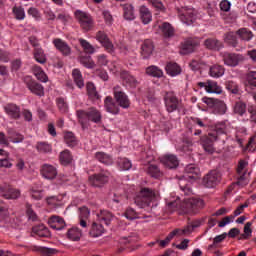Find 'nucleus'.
<instances>
[{
    "label": "nucleus",
    "instance_id": "obj_1",
    "mask_svg": "<svg viewBox=\"0 0 256 256\" xmlns=\"http://www.w3.org/2000/svg\"><path fill=\"white\" fill-rule=\"evenodd\" d=\"M134 203L140 209L152 211L153 207H157V192L151 188H142L134 197Z\"/></svg>",
    "mask_w": 256,
    "mask_h": 256
},
{
    "label": "nucleus",
    "instance_id": "obj_2",
    "mask_svg": "<svg viewBox=\"0 0 256 256\" xmlns=\"http://www.w3.org/2000/svg\"><path fill=\"white\" fill-rule=\"evenodd\" d=\"M220 135H227V122H218L214 126V131L209 133V136L201 138V143L204 151L210 155L215 153L213 142L220 139Z\"/></svg>",
    "mask_w": 256,
    "mask_h": 256
},
{
    "label": "nucleus",
    "instance_id": "obj_3",
    "mask_svg": "<svg viewBox=\"0 0 256 256\" xmlns=\"http://www.w3.org/2000/svg\"><path fill=\"white\" fill-rule=\"evenodd\" d=\"M199 175H201V171L195 164H189L186 166L184 175L179 180V187L185 195H189L191 193V181H197V179H199Z\"/></svg>",
    "mask_w": 256,
    "mask_h": 256
},
{
    "label": "nucleus",
    "instance_id": "obj_4",
    "mask_svg": "<svg viewBox=\"0 0 256 256\" xmlns=\"http://www.w3.org/2000/svg\"><path fill=\"white\" fill-rule=\"evenodd\" d=\"M78 121L82 127H85L89 121L99 125L103 120V115L101 111L95 107H90L87 110H78L76 111Z\"/></svg>",
    "mask_w": 256,
    "mask_h": 256
},
{
    "label": "nucleus",
    "instance_id": "obj_5",
    "mask_svg": "<svg viewBox=\"0 0 256 256\" xmlns=\"http://www.w3.org/2000/svg\"><path fill=\"white\" fill-rule=\"evenodd\" d=\"M202 101L213 115H225L227 113V104L219 99L204 97Z\"/></svg>",
    "mask_w": 256,
    "mask_h": 256
},
{
    "label": "nucleus",
    "instance_id": "obj_6",
    "mask_svg": "<svg viewBox=\"0 0 256 256\" xmlns=\"http://www.w3.org/2000/svg\"><path fill=\"white\" fill-rule=\"evenodd\" d=\"M163 100L168 113H175V111H179L181 109V101L177 96H175V93L165 92Z\"/></svg>",
    "mask_w": 256,
    "mask_h": 256
},
{
    "label": "nucleus",
    "instance_id": "obj_7",
    "mask_svg": "<svg viewBox=\"0 0 256 256\" xmlns=\"http://www.w3.org/2000/svg\"><path fill=\"white\" fill-rule=\"evenodd\" d=\"M109 175H111L108 170L102 169L98 173L89 176L90 185L93 187H104L109 183Z\"/></svg>",
    "mask_w": 256,
    "mask_h": 256
},
{
    "label": "nucleus",
    "instance_id": "obj_8",
    "mask_svg": "<svg viewBox=\"0 0 256 256\" xmlns=\"http://www.w3.org/2000/svg\"><path fill=\"white\" fill-rule=\"evenodd\" d=\"M113 95L115 102L122 108V109H129L131 107V100L127 93L123 91L121 86H115L113 88Z\"/></svg>",
    "mask_w": 256,
    "mask_h": 256
},
{
    "label": "nucleus",
    "instance_id": "obj_9",
    "mask_svg": "<svg viewBox=\"0 0 256 256\" xmlns=\"http://www.w3.org/2000/svg\"><path fill=\"white\" fill-rule=\"evenodd\" d=\"M177 11L180 21L186 25H193V22L197 19V11L193 8H178Z\"/></svg>",
    "mask_w": 256,
    "mask_h": 256
},
{
    "label": "nucleus",
    "instance_id": "obj_10",
    "mask_svg": "<svg viewBox=\"0 0 256 256\" xmlns=\"http://www.w3.org/2000/svg\"><path fill=\"white\" fill-rule=\"evenodd\" d=\"M203 207H205V202L201 198H190L182 205L184 213H197Z\"/></svg>",
    "mask_w": 256,
    "mask_h": 256
},
{
    "label": "nucleus",
    "instance_id": "obj_11",
    "mask_svg": "<svg viewBox=\"0 0 256 256\" xmlns=\"http://www.w3.org/2000/svg\"><path fill=\"white\" fill-rule=\"evenodd\" d=\"M75 17L83 31H91L93 29V18L91 15L81 10H76Z\"/></svg>",
    "mask_w": 256,
    "mask_h": 256
},
{
    "label": "nucleus",
    "instance_id": "obj_12",
    "mask_svg": "<svg viewBox=\"0 0 256 256\" xmlns=\"http://www.w3.org/2000/svg\"><path fill=\"white\" fill-rule=\"evenodd\" d=\"M222 59L228 67H237V65L245 61V57L242 54L229 52L223 53Z\"/></svg>",
    "mask_w": 256,
    "mask_h": 256
},
{
    "label": "nucleus",
    "instance_id": "obj_13",
    "mask_svg": "<svg viewBox=\"0 0 256 256\" xmlns=\"http://www.w3.org/2000/svg\"><path fill=\"white\" fill-rule=\"evenodd\" d=\"M220 181L221 174L217 170H212L206 176H204L203 185L208 189H213L219 185Z\"/></svg>",
    "mask_w": 256,
    "mask_h": 256
},
{
    "label": "nucleus",
    "instance_id": "obj_14",
    "mask_svg": "<svg viewBox=\"0 0 256 256\" xmlns=\"http://www.w3.org/2000/svg\"><path fill=\"white\" fill-rule=\"evenodd\" d=\"M96 40L102 45V47H104L107 53H115V46L105 31H98L96 33Z\"/></svg>",
    "mask_w": 256,
    "mask_h": 256
},
{
    "label": "nucleus",
    "instance_id": "obj_15",
    "mask_svg": "<svg viewBox=\"0 0 256 256\" xmlns=\"http://www.w3.org/2000/svg\"><path fill=\"white\" fill-rule=\"evenodd\" d=\"M197 85L200 89H205L207 93H216L217 95H221V93H223V88H221L215 80L198 82Z\"/></svg>",
    "mask_w": 256,
    "mask_h": 256
},
{
    "label": "nucleus",
    "instance_id": "obj_16",
    "mask_svg": "<svg viewBox=\"0 0 256 256\" xmlns=\"http://www.w3.org/2000/svg\"><path fill=\"white\" fill-rule=\"evenodd\" d=\"M197 47H199V39L189 38L182 43L180 53L181 55H189V53H193Z\"/></svg>",
    "mask_w": 256,
    "mask_h": 256
},
{
    "label": "nucleus",
    "instance_id": "obj_17",
    "mask_svg": "<svg viewBox=\"0 0 256 256\" xmlns=\"http://www.w3.org/2000/svg\"><path fill=\"white\" fill-rule=\"evenodd\" d=\"M0 193L4 199H19L21 197V191L8 184L0 187Z\"/></svg>",
    "mask_w": 256,
    "mask_h": 256
},
{
    "label": "nucleus",
    "instance_id": "obj_18",
    "mask_svg": "<svg viewBox=\"0 0 256 256\" xmlns=\"http://www.w3.org/2000/svg\"><path fill=\"white\" fill-rule=\"evenodd\" d=\"M104 107L107 113H111V115H119L121 111V106L111 96L105 98Z\"/></svg>",
    "mask_w": 256,
    "mask_h": 256
},
{
    "label": "nucleus",
    "instance_id": "obj_19",
    "mask_svg": "<svg viewBox=\"0 0 256 256\" xmlns=\"http://www.w3.org/2000/svg\"><path fill=\"white\" fill-rule=\"evenodd\" d=\"M40 173L44 179L53 181L57 177V168L51 164H43L40 168Z\"/></svg>",
    "mask_w": 256,
    "mask_h": 256
},
{
    "label": "nucleus",
    "instance_id": "obj_20",
    "mask_svg": "<svg viewBox=\"0 0 256 256\" xmlns=\"http://www.w3.org/2000/svg\"><path fill=\"white\" fill-rule=\"evenodd\" d=\"M120 77L125 87H129L130 89H135L137 85H139V80H137L135 76L131 75V73L127 71H122L120 74Z\"/></svg>",
    "mask_w": 256,
    "mask_h": 256
},
{
    "label": "nucleus",
    "instance_id": "obj_21",
    "mask_svg": "<svg viewBox=\"0 0 256 256\" xmlns=\"http://www.w3.org/2000/svg\"><path fill=\"white\" fill-rule=\"evenodd\" d=\"M161 163H163L168 169H177L179 167V158L174 154H166L160 157Z\"/></svg>",
    "mask_w": 256,
    "mask_h": 256
},
{
    "label": "nucleus",
    "instance_id": "obj_22",
    "mask_svg": "<svg viewBox=\"0 0 256 256\" xmlns=\"http://www.w3.org/2000/svg\"><path fill=\"white\" fill-rule=\"evenodd\" d=\"M53 45L57 51L61 52L65 57L71 55V46H69V44H67L63 39L55 38L53 40Z\"/></svg>",
    "mask_w": 256,
    "mask_h": 256
},
{
    "label": "nucleus",
    "instance_id": "obj_23",
    "mask_svg": "<svg viewBox=\"0 0 256 256\" xmlns=\"http://www.w3.org/2000/svg\"><path fill=\"white\" fill-rule=\"evenodd\" d=\"M115 220V216L113 215V213L107 211V210H101L98 214H97V221H99V223H101L103 225H106V227H109V225H111V222H113Z\"/></svg>",
    "mask_w": 256,
    "mask_h": 256
},
{
    "label": "nucleus",
    "instance_id": "obj_24",
    "mask_svg": "<svg viewBox=\"0 0 256 256\" xmlns=\"http://www.w3.org/2000/svg\"><path fill=\"white\" fill-rule=\"evenodd\" d=\"M122 11L125 21H135V19L137 18V16L135 15V6H133V4H123Z\"/></svg>",
    "mask_w": 256,
    "mask_h": 256
},
{
    "label": "nucleus",
    "instance_id": "obj_25",
    "mask_svg": "<svg viewBox=\"0 0 256 256\" xmlns=\"http://www.w3.org/2000/svg\"><path fill=\"white\" fill-rule=\"evenodd\" d=\"M34 46V59L40 65H45L47 63V55H45V51L42 50L37 44H33Z\"/></svg>",
    "mask_w": 256,
    "mask_h": 256
},
{
    "label": "nucleus",
    "instance_id": "obj_26",
    "mask_svg": "<svg viewBox=\"0 0 256 256\" xmlns=\"http://www.w3.org/2000/svg\"><path fill=\"white\" fill-rule=\"evenodd\" d=\"M96 161H99V163H102L103 165H113V156L110 154H107L105 152H96L94 155Z\"/></svg>",
    "mask_w": 256,
    "mask_h": 256
},
{
    "label": "nucleus",
    "instance_id": "obj_27",
    "mask_svg": "<svg viewBox=\"0 0 256 256\" xmlns=\"http://www.w3.org/2000/svg\"><path fill=\"white\" fill-rule=\"evenodd\" d=\"M209 75L213 79H219L225 75V67L223 65L214 64L209 68Z\"/></svg>",
    "mask_w": 256,
    "mask_h": 256
},
{
    "label": "nucleus",
    "instance_id": "obj_28",
    "mask_svg": "<svg viewBox=\"0 0 256 256\" xmlns=\"http://www.w3.org/2000/svg\"><path fill=\"white\" fill-rule=\"evenodd\" d=\"M153 42L151 40H145L141 46V55L143 59H149L153 54Z\"/></svg>",
    "mask_w": 256,
    "mask_h": 256
},
{
    "label": "nucleus",
    "instance_id": "obj_29",
    "mask_svg": "<svg viewBox=\"0 0 256 256\" xmlns=\"http://www.w3.org/2000/svg\"><path fill=\"white\" fill-rule=\"evenodd\" d=\"M48 223L52 229L56 231H61L65 227V220L59 216H52L48 220Z\"/></svg>",
    "mask_w": 256,
    "mask_h": 256
},
{
    "label": "nucleus",
    "instance_id": "obj_30",
    "mask_svg": "<svg viewBox=\"0 0 256 256\" xmlns=\"http://www.w3.org/2000/svg\"><path fill=\"white\" fill-rule=\"evenodd\" d=\"M4 111L7 115H10L12 119H19L21 117V110L15 104H8L4 107Z\"/></svg>",
    "mask_w": 256,
    "mask_h": 256
},
{
    "label": "nucleus",
    "instance_id": "obj_31",
    "mask_svg": "<svg viewBox=\"0 0 256 256\" xmlns=\"http://www.w3.org/2000/svg\"><path fill=\"white\" fill-rule=\"evenodd\" d=\"M204 45L207 49H210L211 51H219V49L223 48V43L215 38L206 39Z\"/></svg>",
    "mask_w": 256,
    "mask_h": 256
},
{
    "label": "nucleus",
    "instance_id": "obj_32",
    "mask_svg": "<svg viewBox=\"0 0 256 256\" xmlns=\"http://www.w3.org/2000/svg\"><path fill=\"white\" fill-rule=\"evenodd\" d=\"M34 237H51V232H49V229L45 227V225L41 224L38 226H34L33 228Z\"/></svg>",
    "mask_w": 256,
    "mask_h": 256
},
{
    "label": "nucleus",
    "instance_id": "obj_33",
    "mask_svg": "<svg viewBox=\"0 0 256 256\" xmlns=\"http://www.w3.org/2000/svg\"><path fill=\"white\" fill-rule=\"evenodd\" d=\"M140 19L144 25H149V22L153 20V15L149 8L145 6L140 8Z\"/></svg>",
    "mask_w": 256,
    "mask_h": 256
},
{
    "label": "nucleus",
    "instance_id": "obj_34",
    "mask_svg": "<svg viewBox=\"0 0 256 256\" xmlns=\"http://www.w3.org/2000/svg\"><path fill=\"white\" fill-rule=\"evenodd\" d=\"M146 172L150 175V177H153L154 179H161V177H163V172L159 166L155 164L148 165Z\"/></svg>",
    "mask_w": 256,
    "mask_h": 256
},
{
    "label": "nucleus",
    "instance_id": "obj_35",
    "mask_svg": "<svg viewBox=\"0 0 256 256\" xmlns=\"http://www.w3.org/2000/svg\"><path fill=\"white\" fill-rule=\"evenodd\" d=\"M105 233V228L101 222H94L92 224L90 235L91 237H101Z\"/></svg>",
    "mask_w": 256,
    "mask_h": 256
},
{
    "label": "nucleus",
    "instance_id": "obj_36",
    "mask_svg": "<svg viewBox=\"0 0 256 256\" xmlns=\"http://www.w3.org/2000/svg\"><path fill=\"white\" fill-rule=\"evenodd\" d=\"M33 73L38 81H41L42 83H47V81H49L47 74H45V71H43L40 66L34 64Z\"/></svg>",
    "mask_w": 256,
    "mask_h": 256
},
{
    "label": "nucleus",
    "instance_id": "obj_37",
    "mask_svg": "<svg viewBox=\"0 0 256 256\" xmlns=\"http://www.w3.org/2000/svg\"><path fill=\"white\" fill-rule=\"evenodd\" d=\"M82 235L81 229L77 227H72L67 231V237L70 241H79Z\"/></svg>",
    "mask_w": 256,
    "mask_h": 256
},
{
    "label": "nucleus",
    "instance_id": "obj_38",
    "mask_svg": "<svg viewBox=\"0 0 256 256\" xmlns=\"http://www.w3.org/2000/svg\"><path fill=\"white\" fill-rule=\"evenodd\" d=\"M166 73L171 77H176L181 73V67L175 62H170L166 65Z\"/></svg>",
    "mask_w": 256,
    "mask_h": 256
},
{
    "label": "nucleus",
    "instance_id": "obj_39",
    "mask_svg": "<svg viewBox=\"0 0 256 256\" xmlns=\"http://www.w3.org/2000/svg\"><path fill=\"white\" fill-rule=\"evenodd\" d=\"M234 113L245 119V117H247V105L242 101L236 102L234 105Z\"/></svg>",
    "mask_w": 256,
    "mask_h": 256
},
{
    "label": "nucleus",
    "instance_id": "obj_40",
    "mask_svg": "<svg viewBox=\"0 0 256 256\" xmlns=\"http://www.w3.org/2000/svg\"><path fill=\"white\" fill-rule=\"evenodd\" d=\"M72 76L74 79V83L79 87V89H83L85 87V81L83 80V75L79 69H74L72 71Z\"/></svg>",
    "mask_w": 256,
    "mask_h": 256
},
{
    "label": "nucleus",
    "instance_id": "obj_41",
    "mask_svg": "<svg viewBox=\"0 0 256 256\" xmlns=\"http://www.w3.org/2000/svg\"><path fill=\"white\" fill-rule=\"evenodd\" d=\"M160 30L163 33V36L166 38L173 37L175 35V30L173 29V26L169 24L168 22H164L159 26Z\"/></svg>",
    "mask_w": 256,
    "mask_h": 256
},
{
    "label": "nucleus",
    "instance_id": "obj_42",
    "mask_svg": "<svg viewBox=\"0 0 256 256\" xmlns=\"http://www.w3.org/2000/svg\"><path fill=\"white\" fill-rule=\"evenodd\" d=\"M116 163L120 171H129V169L133 167L131 160H129L128 158H118Z\"/></svg>",
    "mask_w": 256,
    "mask_h": 256
},
{
    "label": "nucleus",
    "instance_id": "obj_43",
    "mask_svg": "<svg viewBox=\"0 0 256 256\" xmlns=\"http://www.w3.org/2000/svg\"><path fill=\"white\" fill-rule=\"evenodd\" d=\"M64 141L68 147H76L77 143H79V140H77L73 132H66L64 134Z\"/></svg>",
    "mask_w": 256,
    "mask_h": 256
},
{
    "label": "nucleus",
    "instance_id": "obj_44",
    "mask_svg": "<svg viewBox=\"0 0 256 256\" xmlns=\"http://www.w3.org/2000/svg\"><path fill=\"white\" fill-rule=\"evenodd\" d=\"M146 74L150 75V77H156L159 79L163 77V70L157 66H149L146 68Z\"/></svg>",
    "mask_w": 256,
    "mask_h": 256
},
{
    "label": "nucleus",
    "instance_id": "obj_45",
    "mask_svg": "<svg viewBox=\"0 0 256 256\" xmlns=\"http://www.w3.org/2000/svg\"><path fill=\"white\" fill-rule=\"evenodd\" d=\"M33 251H36L37 253H41L43 256H51L55 255L57 252L56 249L53 248H46V247H41V246H33Z\"/></svg>",
    "mask_w": 256,
    "mask_h": 256
},
{
    "label": "nucleus",
    "instance_id": "obj_46",
    "mask_svg": "<svg viewBox=\"0 0 256 256\" xmlns=\"http://www.w3.org/2000/svg\"><path fill=\"white\" fill-rule=\"evenodd\" d=\"M59 159L62 165H69L73 161V155H71V151L64 150L60 153Z\"/></svg>",
    "mask_w": 256,
    "mask_h": 256
},
{
    "label": "nucleus",
    "instance_id": "obj_47",
    "mask_svg": "<svg viewBox=\"0 0 256 256\" xmlns=\"http://www.w3.org/2000/svg\"><path fill=\"white\" fill-rule=\"evenodd\" d=\"M237 35L242 41H251L253 39V32L247 28H241L237 31Z\"/></svg>",
    "mask_w": 256,
    "mask_h": 256
},
{
    "label": "nucleus",
    "instance_id": "obj_48",
    "mask_svg": "<svg viewBox=\"0 0 256 256\" xmlns=\"http://www.w3.org/2000/svg\"><path fill=\"white\" fill-rule=\"evenodd\" d=\"M87 94L90 99H99V93H97V88L93 82H88L86 84Z\"/></svg>",
    "mask_w": 256,
    "mask_h": 256
},
{
    "label": "nucleus",
    "instance_id": "obj_49",
    "mask_svg": "<svg viewBox=\"0 0 256 256\" xmlns=\"http://www.w3.org/2000/svg\"><path fill=\"white\" fill-rule=\"evenodd\" d=\"M79 43L83 48L84 52L87 53V55H93V53H95V48L93 47V45H91V43H89V41L80 38Z\"/></svg>",
    "mask_w": 256,
    "mask_h": 256
},
{
    "label": "nucleus",
    "instance_id": "obj_50",
    "mask_svg": "<svg viewBox=\"0 0 256 256\" xmlns=\"http://www.w3.org/2000/svg\"><path fill=\"white\" fill-rule=\"evenodd\" d=\"M79 61L83 67H86V69H93L95 67V62H93V59L91 56H83L81 55L79 57Z\"/></svg>",
    "mask_w": 256,
    "mask_h": 256
},
{
    "label": "nucleus",
    "instance_id": "obj_51",
    "mask_svg": "<svg viewBox=\"0 0 256 256\" xmlns=\"http://www.w3.org/2000/svg\"><path fill=\"white\" fill-rule=\"evenodd\" d=\"M36 149L38 153H51V151H53L51 144L47 142H38L36 144Z\"/></svg>",
    "mask_w": 256,
    "mask_h": 256
},
{
    "label": "nucleus",
    "instance_id": "obj_52",
    "mask_svg": "<svg viewBox=\"0 0 256 256\" xmlns=\"http://www.w3.org/2000/svg\"><path fill=\"white\" fill-rule=\"evenodd\" d=\"M57 107L60 113H67L69 111V104L65 101V98L59 97L56 99Z\"/></svg>",
    "mask_w": 256,
    "mask_h": 256
},
{
    "label": "nucleus",
    "instance_id": "obj_53",
    "mask_svg": "<svg viewBox=\"0 0 256 256\" xmlns=\"http://www.w3.org/2000/svg\"><path fill=\"white\" fill-rule=\"evenodd\" d=\"M124 215L126 219H129L130 221H133V219H139V213H137V211L131 207L126 209Z\"/></svg>",
    "mask_w": 256,
    "mask_h": 256
},
{
    "label": "nucleus",
    "instance_id": "obj_54",
    "mask_svg": "<svg viewBox=\"0 0 256 256\" xmlns=\"http://www.w3.org/2000/svg\"><path fill=\"white\" fill-rule=\"evenodd\" d=\"M226 89L234 95H237V93H239V85H237L235 82L231 80L226 82Z\"/></svg>",
    "mask_w": 256,
    "mask_h": 256
},
{
    "label": "nucleus",
    "instance_id": "obj_55",
    "mask_svg": "<svg viewBox=\"0 0 256 256\" xmlns=\"http://www.w3.org/2000/svg\"><path fill=\"white\" fill-rule=\"evenodd\" d=\"M237 181L234 183V185H238V187H245L246 185H249V179L247 178L246 174H239Z\"/></svg>",
    "mask_w": 256,
    "mask_h": 256
},
{
    "label": "nucleus",
    "instance_id": "obj_56",
    "mask_svg": "<svg viewBox=\"0 0 256 256\" xmlns=\"http://www.w3.org/2000/svg\"><path fill=\"white\" fill-rule=\"evenodd\" d=\"M248 113H249V116H245L244 120L245 121H253L254 123H256V107L255 106L249 107Z\"/></svg>",
    "mask_w": 256,
    "mask_h": 256
},
{
    "label": "nucleus",
    "instance_id": "obj_57",
    "mask_svg": "<svg viewBox=\"0 0 256 256\" xmlns=\"http://www.w3.org/2000/svg\"><path fill=\"white\" fill-rule=\"evenodd\" d=\"M0 221L7 223L9 221V210L0 204Z\"/></svg>",
    "mask_w": 256,
    "mask_h": 256
},
{
    "label": "nucleus",
    "instance_id": "obj_58",
    "mask_svg": "<svg viewBox=\"0 0 256 256\" xmlns=\"http://www.w3.org/2000/svg\"><path fill=\"white\" fill-rule=\"evenodd\" d=\"M13 13L15 15V19H18V21L25 19V10H23V8L15 6L13 8Z\"/></svg>",
    "mask_w": 256,
    "mask_h": 256
},
{
    "label": "nucleus",
    "instance_id": "obj_59",
    "mask_svg": "<svg viewBox=\"0 0 256 256\" xmlns=\"http://www.w3.org/2000/svg\"><path fill=\"white\" fill-rule=\"evenodd\" d=\"M33 93L38 95V97H43V95H45V89L43 88V85L34 82Z\"/></svg>",
    "mask_w": 256,
    "mask_h": 256
},
{
    "label": "nucleus",
    "instance_id": "obj_60",
    "mask_svg": "<svg viewBox=\"0 0 256 256\" xmlns=\"http://www.w3.org/2000/svg\"><path fill=\"white\" fill-rule=\"evenodd\" d=\"M226 43L232 45V47H237V35L233 32H230L226 35Z\"/></svg>",
    "mask_w": 256,
    "mask_h": 256
},
{
    "label": "nucleus",
    "instance_id": "obj_61",
    "mask_svg": "<svg viewBox=\"0 0 256 256\" xmlns=\"http://www.w3.org/2000/svg\"><path fill=\"white\" fill-rule=\"evenodd\" d=\"M253 230H251V222H247L244 226V234H241L239 239H248L251 237Z\"/></svg>",
    "mask_w": 256,
    "mask_h": 256
},
{
    "label": "nucleus",
    "instance_id": "obj_62",
    "mask_svg": "<svg viewBox=\"0 0 256 256\" xmlns=\"http://www.w3.org/2000/svg\"><path fill=\"white\" fill-rule=\"evenodd\" d=\"M102 15H103L106 25H108V26L113 25V15H111V12H109V10H104L102 12Z\"/></svg>",
    "mask_w": 256,
    "mask_h": 256
},
{
    "label": "nucleus",
    "instance_id": "obj_63",
    "mask_svg": "<svg viewBox=\"0 0 256 256\" xmlns=\"http://www.w3.org/2000/svg\"><path fill=\"white\" fill-rule=\"evenodd\" d=\"M167 207H168V211H170V213H173V211H177V209L181 207V201L174 200V201L168 202Z\"/></svg>",
    "mask_w": 256,
    "mask_h": 256
},
{
    "label": "nucleus",
    "instance_id": "obj_64",
    "mask_svg": "<svg viewBox=\"0 0 256 256\" xmlns=\"http://www.w3.org/2000/svg\"><path fill=\"white\" fill-rule=\"evenodd\" d=\"M247 81L250 87H256V72L251 71L248 74Z\"/></svg>",
    "mask_w": 256,
    "mask_h": 256
}]
</instances>
